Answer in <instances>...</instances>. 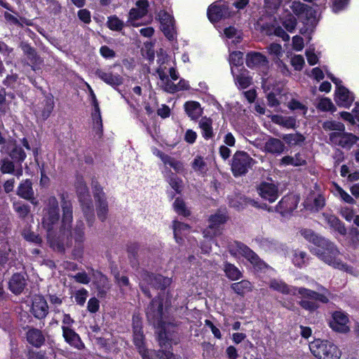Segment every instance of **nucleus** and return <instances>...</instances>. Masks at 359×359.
I'll return each instance as SVG.
<instances>
[{
    "mask_svg": "<svg viewBox=\"0 0 359 359\" xmlns=\"http://www.w3.org/2000/svg\"><path fill=\"white\" fill-rule=\"evenodd\" d=\"M61 206L62 215L60 226V234L66 236L67 238H72L75 242L81 243L85 239V226L82 221H77L74 229L73 222V206L70 201L65 199L64 195L61 196Z\"/></svg>",
    "mask_w": 359,
    "mask_h": 359,
    "instance_id": "obj_1",
    "label": "nucleus"
},
{
    "mask_svg": "<svg viewBox=\"0 0 359 359\" xmlns=\"http://www.w3.org/2000/svg\"><path fill=\"white\" fill-rule=\"evenodd\" d=\"M60 224L61 219L58 201L55 196H50L44 203L41 217V225L47 232L48 240L55 236L56 231L60 233Z\"/></svg>",
    "mask_w": 359,
    "mask_h": 359,
    "instance_id": "obj_2",
    "label": "nucleus"
},
{
    "mask_svg": "<svg viewBox=\"0 0 359 359\" xmlns=\"http://www.w3.org/2000/svg\"><path fill=\"white\" fill-rule=\"evenodd\" d=\"M327 242L333 245L334 249H335L334 251L332 252L327 246H317L311 249V252L316 255L322 262L334 269L352 273L353 268L344 263L339 258L340 252L337 245L327 239Z\"/></svg>",
    "mask_w": 359,
    "mask_h": 359,
    "instance_id": "obj_3",
    "label": "nucleus"
},
{
    "mask_svg": "<svg viewBox=\"0 0 359 359\" xmlns=\"http://www.w3.org/2000/svg\"><path fill=\"white\" fill-rule=\"evenodd\" d=\"M321 293L304 287H299L297 294L302 297L299 304L304 309L309 311H314L318 309V302L323 304L329 302L331 293L325 287H321Z\"/></svg>",
    "mask_w": 359,
    "mask_h": 359,
    "instance_id": "obj_4",
    "label": "nucleus"
},
{
    "mask_svg": "<svg viewBox=\"0 0 359 359\" xmlns=\"http://www.w3.org/2000/svg\"><path fill=\"white\" fill-rule=\"evenodd\" d=\"M310 350L318 359H339L341 351L332 342L316 340L310 345Z\"/></svg>",
    "mask_w": 359,
    "mask_h": 359,
    "instance_id": "obj_5",
    "label": "nucleus"
},
{
    "mask_svg": "<svg viewBox=\"0 0 359 359\" xmlns=\"http://www.w3.org/2000/svg\"><path fill=\"white\" fill-rule=\"evenodd\" d=\"M140 283V287L142 292L149 298L151 297V294L148 288L149 285L155 289L163 290L171 283V280L169 278L158 274H150L148 272L142 273Z\"/></svg>",
    "mask_w": 359,
    "mask_h": 359,
    "instance_id": "obj_6",
    "label": "nucleus"
},
{
    "mask_svg": "<svg viewBox=\"0 0 359 359\" xmlns=\"http://www.w3.org/2000/svg\"><path fill=\"white\" fill-rule=\"evenodd\" d=\"M255 163L245 151H236L232 158L231 170L235 177L241 176L248 172Z\"/></svg>",
    "mask_w": 359,
    "mask_h": 359,
    "instance_id": "obj_7",
    "label": "nucleus"
},
{
    "mask_svg": "<svg viewBox=\"0 0 359 359\" xmlns=\"http://www.w3.org/2000/svg\"><path fill=\"white\" fill-rule=\"evenodd\" d=\"M228 219V216L225 211L218 210L209 217L208 226L204 229L203 235L205 238H213L222 234V225L225 224Z\"/></svg>",
    "mask_w": 359,
    "mask_h": 359,
    "instance_id": "obj_8",
    "label": "nucleus"
},
{
    "mask_svg": "<svg viewBox=\"0 0 359 359\" xmlns=\"http://www.w3.org/2000/svg\"><path fill=\"white\" fill-rule=\"evenodd\" d=\"M358 140H359V138L357 136L344 131L333 132L330 134V142L342 147L350 148L352 145L356 144Z\"/></svg>",
    "mask_w": 359,
    "mask_h": 359,
    "instance_id": "obj_9",
    "label": "nucleus"
},
{
    "mask_svg": "<svg viewBox=\"0 0 359 359\" xmlns=\"http://www.w3.org/2000/svg\"><path fill=\"white\" fill-rule=\"evenodd\" d=\"M146 314L148 320L154 325H160L163 316V303L160 299H154L148 306Z\"/></svg>",
    "mask_w": 359,
    "mask_h": 359,
    "instance_id": "obj_10",
    "label": "nucleus"
},
{
    "mask_svg": "<svg viewBox=\"0 0 359 359\" xmlns=\"http://www.w3.org/2000/svg\"><path fill=\"white\" fill-rule=\"evenodd\" d=\"M158 340L161 347L157 353L159 359H180L170 351L169 349L171 347L170 339L165 331L161 330L159 332Z\"/></svg>",
    "mask_w": 359,
    "mask_h": 359,
    "instance_id": "obj_11",
    "label": "nucleus"
},
{
    "mask_svg": "<svg viewBox=\"0 0 359 359\" xmlns=\"http://www.w3.org/2000/svg\"><path fill=\"white\" fill-rule=\"evenodd\" d=\"M158 17L162 32L169 40H172L175 36L173 18L165 11H161Z\"/></svg>",
    "mask_w": 359,
    "mask_h": 359,
    "instance_id": "obj_12",
    "label": "nucleus"
},
{
    "mask_svg": "<svg viewBox=\"0 0 359 359\" xmlns=\"http://www.w3.org/2000/svg\"><path fill=\"white\" fill-rule=\"evenodd\" d=\"M257 191L264 200L270 203L276 201L279 196L278 188L272 182H262L257 187Z\"/></svg>",
    "mask_w": 359,
    "mask_h": 359,
    "instance_id": "obj_13",
    "label": "nucleus"
},
{
    "mask_svg": "<svg viewBox=\"0 0 359 359\" xmlns=\"http://www.w3.org/2000/svg\"><path fill=\"white\" fill-rule=\"evenodd\" d=\"M348 323L349 320L348 316L341 311H337L333 313L332 320L330 321V325L331 328L336 332L346 333L350 330L348 325Z\"/></svg>",
    "mask_w": 359,
    "mask_h": 359,
    "instance_id": "obj_14",
    "label": "nucleus"
},
{
    "mask_svg": "<svg viewBox=\"0 0 359 359\" xmlns=\"http://www.w3.org/2000/svg\"><path fill=\"white\" fill-rule=\"evenodd\" d=\"M133 341L139 353L144 358L147 356V351L144 346V335L142 330V323L137 316L133 317Z\"/></svg>",
    "mask_w": 359,
    "mask_h": 359,
    "instance_id": "obj_15",
    "label": "nucleus"
},
{
    "mask_svg": "<svg viewBox=\"0 0 359 359\" xmlns=\"http://www.w3.org/2000/svg\"><path fill=\"white\" fill-rule=\"evenodd\" d=\"M93 191L94 197L97 203V216L102 221H104L106 219L108 212V205L106 201L104 194L102 191L100 187L97 184L93 185Z\"/></svg>",
    "mask_w": 359,
    "mask_h": 359,
    "instance_id": "obj_16",
    "label": "nucleus"
},
{
    "mask_svg": "<svg viewBox=\"0 0 359 359\" xmlns=\"http://www.w3.org/2000/svg\"><path fill=\"white\" fill-rule=\"evenodd\" d=\"M236 245L237 253L245 257L255 267L262 269L265 266V264L259 259L258 255L247 245L241 243H236Z\"/></svg>",
    "mask_w": 359,
    "mask_h": 359,
    "instance_id": "obj_17",
    "label": "nucleus"
},
{
    "mask_svg": "<svg viewBox=\"0 0 359 359\" xmlns=\"http://www.w3.org/2000/svg\"><path fill=\"white\" fill-rule=\"evenodd\" d=\"M31 313L38 319H43L48 315V306L42 296L36 295L33 297Z\"/></svg>",
    "mask_w": 359,
    "mask_h": 359,
    "instance_id": "obj_18",
    "label": "nucleus"
},
{
    "mask_svg": "<svg viewBox=\"0 0 359 359\" xmlns=\"http://www.w3.org/2000/svg\"><path fill=\"white\" fill-rule=\"evenodd\" d=\"M148 1L147 0H139L136 3V8H132L129 12L128 22L133 27H137L138 25L135 22V20L145 16L148 12Z\"/></svg>",
    "mask_w": 359,
    "mask_h": 359,
    "instance_id": "obj_19",
    "label": "nucleus"
},
{
    "mask_svg": "<svg viewBox=\"0 0 359 359\" xmlns=\"http://www.w3.org/2000/svg\"><path fill=\"white\" fill-rule=\"evenodd\" d=\"M95 74L102 81L112 87L121 86L123 83V79L120 74H113L110 71L97 69Z\"/></svg>",
    "mask_w": 359,
    "mask_h": 359,
    "instance_id": "obj_20",
    "label": "nucleus"
},
{
    "mask_svg": "<svg viewBox=\"0 0 359 359\" xmlns=\"http://www.w3.org/2000/svg\"><path fill=\"white\" fill-rule=\"evenodd\" d=\"M302 236L308 241L313 243L316 247L317 246H325L328 247V249L332 252L334 251V247L332 245L330 244L327 242V239L315 233L311 229H304L301 231Z\"/></svg>",
    "mask_w": 359,
    "mask_h": 359,
    "instance_id": "obj_21",
    "label": "nucleus"
},
{
    "mask_svg": "<svg viewBox=\"0 0 359 359\" xmlns=\"http://www.w3.org/2000/svg\"><path fill=\"white\" fill-rule=\"evenodd\" d=\"M285 146L283 142L280 140L270 137L265 142L263 151L265 153L271 154L273 155L278 156L284 152Z\"/></svg>",
    "mask_w": 359,
    "mask_h": 359,
    "instance_id": "obj_22",
    "label": "nucleus"
},
{
    "mask_svg": "<svg viewBox=\"0 0 359 359\" xmlns=\"http://www.w3.org/2000/svg\"><path fill=\"white\" fill-rule=\"evenodd\" d=\"M27 285L24 276L21 273H14L8 282L9 290L15 294H20Z\"/></svg>",
    "mask_w": 359,
    "mask_h": 359,
    "instance_id": "obj_23",
    "label": "nucleus"
},
{
    "mask_svg": "<svg viewBox=\"0 0 359 359\" xmlns=\"http://www.w3.org/2000/svg\"><path fill=\"white\" fill-rule=\"evenodd\" d=\"M297 208V201L293 196H285L276 207V211L285 215L292 212Z\"/></svg>",
    "mask_w": 359,
    "mask_h": 359,
    "instance_id": "obj_24",
    "label": "nucleus"
},
{
    "mask_svg": "<svg viewBox=\"0 0 359 359\" xmlns=\"http://www.w3.org/2000/svg\"><path fill=\"white\" fill-rule=\"evenodd\" d=\"M62 336L69 345L82 349L84 347L80 337L72 328L62 327Z\"/></svg>",
    "mask_w": 359,
    "mask_h": 359,
    "instance_id": "obj_25",
    "label": "nucleus"
},
{
    "mask_svg": "<svg viewBox=\"0 0 359 359\" xmlns=\"http://www.w3.org/2000/svg\"><path fill=\"white\" fill-rule=\"evenodd\" d=\"M156 72L160 79V86L165 92L169 93H176V85L170 80L167 73L162 68H158Z\"/></svg>",
    "mask_w": 359,
    "mask_h": 359,
    "instance_id": "obj_26",
    "label": "nucleus"
},
{
    "mask_svg": "<svg viewBox=\"0 0 359 359\" xmlns=\"http://www.w3.org/2000/svg\"><path fill=\"white\" fill-rule=\"evenodd\" d=\"M269 287L284 294L296 295L298 288L287 285L282 280L273 279L270 281Z\"/></svg>",
    "mask_w": 359,
    "mask_h": 359,
    "instance_id": "obj_27",
    "label": "nucleus"
},
{
    "mask_svg": "<svg viewBox=\"0 0 359 359\" xmlns=\"http://www.w3.org/2000/svg\"><path fill=\"white\" fill-rule=\"evenodd\" d=\"M76 191L81 203L86 205V208H90L91 202L88 187L81 178H79L76 183Z\"/></svg>",
    "mask_w": 359,
    "mask_h": 359,
    "instance_id": "obj_28",
    "label": "nucleus"
},
{
    "mask_svg": "<svg viewBox=\"0 0 359 359\" xmlns=\"http://www.w3.org/2000/svg\"><path fill=\"white\" fill-rule=\"evenodd\" d=\"M353 101V96L344 87H339L336 94V102L338 105L344 107H349Z\"/></svg>",
    "mask_w": 359,
    "mask_h": 359,
    "instance_id": "obj_29",
    "label": "nucleus"
},
{
    "mask_svg": "<svg viewBox=\"0 0 359 359\" xmlns=\"http://www.w3.org/2000/svg\"><path fill=\"white\" fill-rule=\"evenodd\" d=\"M27 341L35 347H40L45 341L42 332L36 328H30L27 332Z\"/></svg>",
    "mask_w": 359,
    "mask_h": 359,
    "instance_id": "obj_30",
    "label": "nucleus"
},
{
    "mask_svg": "<svg viewBox=\"0 0 359 359\" xmlns=\"http://www.w3.org/2000/svg\"><path fill=\"white\" fill-rule=\"evenodd\" d=\"M226 14V8L224 5H211L208 10V16L211 22H217Z\"/></svg>",
    "mask_w": 359,
    "mask_h": 359,
    "instance_id": "obj_31",
    "label": "nucleus"
},
{
    "mask_svg": "<svg viewBox=\"0 0 359 359\" xmlns=\"http://www.w3.org/2000/svg\"><path fill=\"white\" fill-rule=\"evenodd\" d=\"M267 63V60L264 55L260 53L252 52L247 55L246 65L248 67H255L264 66Z\"/></svg>",
    "mask_w": 359,
    "mask_h": 359,
    "instance_id": "obj_32",
    "label": "nucleus"
},
{
    "mask_svg": "<svg viewBox=\"0 0 359 359\" xmlns=\"http://www.w3.org/2000/svg\"><path fill=\"white\" fill-rule=\"evenodd\" d=\"M271 121L286 128H295L297 120L292 116H283L280 115H273L271 117Z\"/></svg>",
    "mask_w": 359,
    "mask_h": 359,
    "instance_id": "obj_33",
    "label": "nucleus"
},
{
    "mask_svg": "<svg viewBox=\"0 0 359 359\" xmlns=\"http://www.w3.org/2000/svg\"><path fill=\"white\" fill-rule=\"evenodd\" d=\"M199 128L201 130L202 135L205 140H209L214 137L212 129V121L210 118L202 117L198 123Z\"/></svg>",
    "mask_w": 359,
    "mask_h": 359,
    "instance_id": "obj_34",
    "label": "nucleus"
},
{
    "mask_svg": "<svg viewBox=\"0 0 359 359\" xmlns=\"http://www.w3.org/2000/svg\"><path fill=\"white\" fill-rule=\"evenodd\" d=\"M185 111L191 119H196L202 114V109L198 102L194 101L187 102L184 104Z\"/></svg>",
    "mask_w": 359,
    "mask_h": 359,
    "instance_id": "obj_35",
    "label": "nucleus"
},
{
    "mask_svg": "<svg viewBox=\"0 0 359 359\" xmlns=\"http://www.w3.org/2000/svg\"><path fill=\"white\" fill-rule=\"evenodd\" d=\"M20 48H22L25 55H27V59L30 61L32 65H40L42 63V60L37 55L35 50L32 48L29 44L26 43H22L20 44Z\"/></svg>",
    "mask_w": 359,
    "mask_h": 359,
    "instance_id": "obj_36",
    "label": "nucleus"
},
{
    "mask_svg": "<svg viewBox=\"0 0 359 359\" xmlns=\"http://www.w3.org/2000/svg\"><path fill=\"white\" fill-rule=\"evenodd\" d=\"M18 195L27 200H30L33 198L34 191L31 181L26 180L20 184L18 189Z\"/></svg>",
    "mask_w": 359,
    "mask_h": 359,
    "instance_id": "obj_37",
    "label": "nucleus"
},
{
    "mask_svg": "<svg viewBox=\"0 0 359 359\" xmlns=\"http://www.w3.org/2000/svg\"><path fill=\"white\" fill-rule=\"evenodd\" d=\"M324 216L325 221L330 226V227L337 231L341 235H345L346 233V229L336 216L332 215H324Z\"/></svg>",
    "mask_w": 359,
    "mask_h": 359,
    "instance_id": "obj_38",
    "label": "nucleus"
},
{
    "mask_svg": "<svg viewBox=\"0 0 359 359\" xmlns=\"http://www.w3.org/2000/svg\"><path fill=\"white\" fill-rule=\"evenodd\" d=\"M231 288L238 295L243 296L252 290V284L246 280L231 284Z\"/></svg>",
    "mask_w": 359,
    "mask_h": 359,
    "instance_id": "obj_39",
    "label": "nucleus"
},
{
    "mask_svg": "<svg viewBox=\"0 0 359 359\" xmlns=\"http://www.w3.org/2000/svg\"><path fill=\"white\" fill-rule=\"evenodd\" d=\"M189 226L186 224L177 221L173 222V232L175 240L177 243H180V241L182 240L181 236L185 235L189 232Z\"/></svg>",
    "mask_w": 359,
    "mask_h": 359,
    "instance_id": "obj_40",
    "label": "nucleus"
},
{
    "mask_svg": "<svg viewBox=\"0 0 359 359\" xmlns=\"http://www.w3.org/2000/svg\"><path fill=\"white\" fill-rule=\"evenodd\" d=\"M226 276L232 280H238L242 277V273L233 264L226 263L224 266Z\"/></svg>",
    "mask_w": 359,
    "mask_h": 359,
    "instance_id": "obj_41",
    "label": "nucleus"
},
{
    "mask_svg": "<svg viewBox=\"0 0 359 359\" xmlns=\"http://www.w3.org/2000/svg\"><path fill=\"white\" fill-rule=\"evenodd\" d=\"M334 187L335 189V195L339 197L341 201L350 205L355 204L356 201L353 197L344 190L339 185L334 184Z\"/></svg>",
    "mask_w": 359,
    "mask_h": 359,
    "instance_id": "obj_42",
    "label": "nucleus"
},
{
    "mask_svg": "<svg viewBox=\"0 0 359 359\" xmlns=\"http://www.w3.org/2000/svg\"><path fill=\"white\" fill-rule=\"evenodd\" d=\"M191 168L194 172L199 175H204L208 170L207 163L204 161L203 158L200 156L195 157L191 163Z\"/></svg>",
    "mask_w": 359,
    "mask_h": 359,
    "instance_id": "obj_43",
    "label": "nucleus"
},
{
    "mask_svg": "<svg viewBox=\"0 0 359 359\" xmlns=\"http://www.w3.org/2000/svg\"><path fill=\"white\" fill-rule=\"evenodd\" d=\"M292 11L298 17L307 15L309 11V7L300 1H292L290 6Z\"/></svg>",
    "mask_w": 359,
    "mask_h": 359,
    "instance_id": "obj_44",
    "label": "nucleus"
},
{
    "mask_svg": "<svg viewBox=\"0 0 359 359\" xmlns=\"http://www.w3.org/2000/svg\"><path fill=\"white\" fill-rule=\"evenodd\" d=\"M22 236L27 241L36 245H41L43 242L42 238L39 234L32 231L29 229H25L22 232Z\"/></svg>",
    "mask_w": 359,
    "mask_h": 359,
    "instance_id": "obj_45",
    "label": "nucleus"
},
{
    "mask_svg": "<svg viewBox=\"0 0 359 359\" xmlns=\"http://www.w3.org/2000/svg\"><path fill=\"white\" fill-rule=\"evenodd\" d=\"M235 80L242 88H246L251 84V78L246 70H244L238 75H236L235 76Z\"/></svg>",
    "mask_w": 359,
    "mask_h": 359,
    "instance_id": "obj_46",
    "label": "nucleus"
},
{
    "mask_svg": "<svg viewBox=\"0 0 359 359\" xmlns=\"http://www.w3.org/2000/svg\"><path fill=\"white\" fill-rule=\"evenodd\" d=\"M281 163L285 165H292L294 166L304 165L306 161L302 158L299 154L296 155L294 157L287 156L281 159Z\"/></svg>",
    "mask_w": 359,
    "mask_h": 359,
    "instance_id": "obj_47",
    "label": "nucleus"
},
{
    "mask_svg": "<svg viewBox=\"0 0 359 359\" xmlns=\"http://www.w3.org/2000/svg\"><path fill=\"white\" fill-rule=\"evenodd\" d=\"M283 140L288 144L296 145L303 142L304 137L301 134H287L283 136Z\"/></svg>",
    "mask_w": 359,
    "mask_h": 359,
    "instance_id": "obj_48",
    "label": "nucleus"
},
{
    "mask_svg": "<svg viewBox=\"0 0 359 359\" xmlns=\"http://www.w3.org/2000/svg\"><path fill=\"white\" fill-rule=\"evenodd\" d=\"M10 156L15 161L22 162L25 159L26 154L21 147L15 145L11 151Z\"/></svg>",
    "mask_w": 359,
    "mask_h": 359,
    "instance_id": "obj_49",
    "label": "nucleus"
},
{
    "mask_svg": "<svg viewBox=\"0 0 359 359\" xmlns=\"http://www.w3.org/2000/svg\"><path fill=\"white\" fill-rule=\"evenodd\" d=\"M175 210L179 214L184 217L190 215L189 210L187 208L184 202L180 198H177L173 204Z\"/></svg>",
    "mask_w": 359,
    "mask_h": 359,
    "instance_id": "obj_50",
    "label": "nucleus"
},
{
    "mask_svg": "<svg viewBox=\"0 0 359 359\" xmlns=\"http://www.w3.org/2000/svg\"><path fill=\"white\" fill-rule=\"evenodd\" d=\"M108 27L114 31H121L123 27V22L116 16L113 15L108 18Z\"/></svg>",
    "mask_w": 359,
    "mask_h": 359,
    "instance_id": "obj_51",
    "label": "nucleus"
},
{
    "mask_svg": "<svg viewBox=\"0 0 359 359\" xmlns=\"http://www.w3.org/2000/svg\"><path fill=\"white\" fill-rule=\"evenodd\" d=\"M323 128L325 130H337V132L344 131L345 130V126L342 123L333 121L324 122Z\"/></svg>",
    "mask_w": 359,
    "mask_h": 359,
    "instance_id": "obj_52",
    "label": "nucleus"
},
{
    "mask_svg": "<svg viewBox=\"0 0 359 359\" xmlns=\"http://www.w3.org/2000/svg\"><path fill=\"white\" fill-rule=\"evenodd\" d=\"M15 211L18 214L21 218L26 217L30 212L29 207L27 205L20 202H15L13 203Z\"/></svg>",
    "mask_w": 359,
    "mask_h": 359,
    "instance_id": "obj_53",
    "label": "nucleus"
},
{
    "mask_svg": "<svg viewBox=\"0 0 359 359\" xmlns=\"http://www.w3.org/2000/svg\"><path fill=\"white\" fill-rule=\"evenodd\" d=\"M260 246L266 251H273L278 249V243L269 238H263L260 241Z\"/></svg>",
    "mask_w": 359,
    "mask_h": 359,
    "instance_id": "obj_54",
    "label": "nucleus"
},
{
    "mask_svg": "<svg viewBox=\"0 0 359 359\" xmlns=\"http://www.w3.org/2000/svg\"><path fill=\"white\" fill-rule=\"evenodd\" d=\"M44 109L42 111V116L44 119H46L51 114L54 108V101L52 97H47L44 100Z\"/></svg>",
    "mask_w": 359,
    "mask_h": 359,
    "instance_id": "obj_55",
    "label": "nucleus"
},
{
    "mask_svg": "<svg viewBox=\"0 0 359 359\" xmlns=\"http://www.w3.org/2000/svg\"><path fill=\"white\" fill-rule=\"evenodd\" d=\"M169 172H170V176L168 180L169 184L174 190H175L176 192L180 193L182 187V180L174 176L170 171Z\"/></svg>",
    "mask_w": 359,
    "mask_h": 359,
    "instance_id": "obj_56",
    "label": "nucleus"
},
{
    "mask_svg": "<svg viewBox=\"0 0 359 359\" xmlns=\"http://www.w3.org/2000/svg\"><path fill=\"white\" fill-rule=\"evenodd\" d=\"M306 252L299 250H295L294 252L292 259L294 264L299 267L302 266L306 262Z\"/></svg>",
    "mask_w": 359,
    "mask_h": 359,
    "instance_id": "obj_57",
    "label": "nucleus"
},
{
    "mask_svg": "<svg viewBox=\"0 0 359 359\" xmlns=\"http://www.w3.org/2000/svg\"><path fill=\"white\" fill-rule=\"evenodd\" d=\"M88 295V292L87 290L84 288L76 291L74 293V298L76 302L80 306L84 305Z\"/></svg>",
    "mask_w": 359,
    "mask_h": 359,
    "instance_id": "obj_58",
    "label": "nucleus"
},
{
    "mask_svg": "<svg viewBox=\"0 0 359 359\" xmlns=\"http://www.w3.org/2000/svg\"><path fill=\"white\" fill-rule=\"evenodd\" d=\"M153 154L161 158V160L163 161V163L167 165L171 166L173 161L175 160L174 158L164 154L161 151L157 149L156 148H154L153 149Z\"/></svg>",
    "mask_w": 359,
    "mask_h": 359,
    "instance_id": "obj_59",
    "label": "nucleus"
},
{
    "mask_svg": "<svg viewBox=\"0 0 359 359\" xmlns=\"http://www.w3.org/2000/svg\"><path fill=\"white\" fill-rule=\"evenodd\" d=\"M318 107L323 111H334L335 107L331 100L327 97L322 98L318 105Z\"/></svg>",
    "mask_w": 359,
    "mask_h": 359,
    "instance_id": "obj_60",
    "label": "nucleus"
},
{
    "mask_svg": "<svg viewBox=\"0 0 359 359\" xmlns=\"http://www.w3.org/2000/svg\"><path fill=\"white\" fill-rule=\"evenodd\" d=\"M0 165V170L2 173H12L14 172V164L8 159L1 160Z\"/></svg>",
    "mask_w": 359,
    "mask_h": 359,
    "instance_id": "obj_61",
    "label": "nucleus"
},
{
    "mask_svg": "<svg viewBox=\"0 0 359 359\" xmlns=\"http://www.w3.org/2000/svg\"><path fill=\"white\" fill-rule=\"evenodd\" d=\"M284 27L290 32H292L297 26L296 18L290 15L283 22Z\"/></svg>",
    "mask_w": 359,
    "mask_h": 359,
    "instance_id": "obj_62",
    "label": "nucleus"
},
{
    "mask_svg": "<svg viewBox=\"0 0 359 359\" xmlns=\"http://www.w3.org/2000/svg\"><path fill=\"white\" fill-rule=\"evenodd\" d=\"M48 9L54 14H58L61 12V6L56 0H46Z\"/></svg>",
    "mask_w": 359,
    "mask_h": 359,
    "instance_id": "obj_63",
    "label": "nucleus"
},
{
    "mask_svg": "<svg viewBox=\"0 0 359 359\" xmlns=\"http://www.w3.org/2000/svg\"><path fill=\"white\" fill-rule=\"evenodd\" d=\"M304 59L300 55H294L291 59V64L296 70H301L304 65Z\"/></svg>",
    "mask_w": 359,
    "mask_h": 359,
    "instance_id": "obj_64",
    "label": "nucleus"
}]
</instances>
